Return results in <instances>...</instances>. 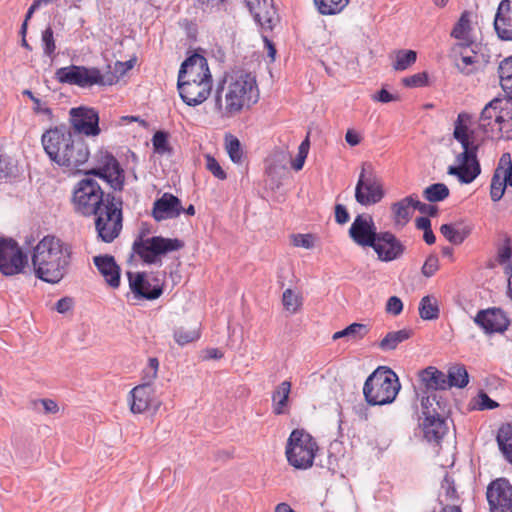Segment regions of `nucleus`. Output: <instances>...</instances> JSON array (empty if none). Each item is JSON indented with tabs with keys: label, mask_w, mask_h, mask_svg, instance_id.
I'll list each match as a JSON object with an SVG mask.
<instances>
[{
	"label": "nucleus",
	"mask_w": 512,
	"mask_h": 512,
	"mask_svg": "<svg viewBox=\"0 0 512 512\" xmlns=\"http://www.w3.org/2000/svg\"><path fill=\"white\" fill-rule=\"evenodd\" d=\"M455 65L462 74L471 75L477 71L479 65L478 56L473 51H471V54L461 52L460 57L456 59Z\"/></svg>",
	"instance_id": "38"
},
{
	"label": "nucleus",
	"mask_w": 512,
	"mask_h": 512,
	"mask_svg": "<svg viewBox=\"0 0 512 512\" xmlns=\"http://www.w3.org/2000/svg\"><path fill=\"white\" fill-rule=\"evenodd\" d=\"M27 256L12 239H0V272L5 276L19 274L27 265Z\"/></svg>",
	"instance_id": "12"
},
{
	"label": "nucleus",
	"mask_w": 512,
	"mask_h": 512,
	"mask_svg": "<svg viewBox=\"0 0 512 512\" xmlns=\"http://www.w3.org/2000/svg\"><path fill=\"white\" fill-rule=\"evenodd\" d=\"M372 99L381 103H389L397 100V96L389 93L386 89H381L378 93L372 95Z\"/></svg>",
	"instance_id": "62"
},
{
	"label": "nucleus",
	"mask_w": 512,
	"mask_h": 512,
	"mask_svg": "<svg viewBox=\"0 0 512 512\" xmlns=\"http://www.w3.org/2000/svg\"><path fill=\"white\" fill-rule=\"evenodd\" d=\"M206 160V169L213 174L214 177L225 180L227 178V175L225 171L222 169L218 161L211 155L207 154L205 156Z\"/></svg>",
	"instance_id": "53"
},
{
	"label": "nucleus",
	"mask_w": 512,
	"mask_h": 512,
	"mask_svg": "<svg viewBox=\"0 0 512 512\" xmlns=\"http://www.w3.org/2000/svg\"><path fill=\"white\" fill-rule=\"evenodd\" d=\"M41 142L46 154L59 166L76 169L88 160L89 150L85 141L66 126L48 129L43 133Z\"/></svg>",
	"instance_id": "2"
},
{
	"label": "nucleus",
	"mask_w": 512,
	"mask_h": 512,
	"mask_svg": "<svg viewBox=\"0 0 512 512\" xmlns=\"http://www.w3.org/2000/svg\"><path fill=\"white\" fill-rule=\"evenodd\" d=\"M56 79L60 83L77 85L79 87H91L93 85H112L115 83V76L109 74L103 75L99 69L95 67H85L71 65L59 68L56 73Z\"/></svg>",
	"instance_id": "10"
},
{
	"label": "nucleus",
	"mask_w": 512,
	"mask_h": 512,
	"mask_svg": "<svg viewBox=\"0 0 512 512\" xmlns=\"http://www.w3.org/2000/svg\"><path fill=\"white\" fill-rule=\"evenodd\" d=\"M422 426L425 438L428 441L438 442L447 432V425L439 412L426 416Z\"/></svg>",
	"instance_id": "28"
},
{
	"label": "nucleus",
	"mask_w": 512,
	"mask_h": 512,
	"mask_svg": "<svg viewBox=\"0 0 512 512\" xmlns=\"http://www.w3.org/2000/svg\"><path fill=\"white\" fill-rule=\"evenodd\" d=\"M349 236L359 246H374L379 233L376 231L372 216L369 214L357 215L350 226Z\"/></svg>",
	"instance_id": "15"
},
{
	"label": "nucleus",
	"mask_w": 512,
	"mask_h": 512,
	"mask_svg": "<svg viewBox=\"0 0 512 512\" xmlns=\"http://www.w3.org/2000/svg\"><path fill=\"white\" fill-rule=\"evenodd\" d=\"M291 242L295 247L312 249L314 247V237L311 234H293Z\"/></svg>",
	"instance_id": "55"
},
{
	"label": "nucleus",
	"mask_w": 512,
	"mask_h": 512,
	"mask_svg": "<svg viewBox=\"0 0 512 512\" xmlns=\"http://www.w3.org/2000/svg\"><path fill=\"white\" fill-rule=\"evenodd\" d=\"M420 381L428 390H445L450 388L447 376L435 367H427L419 374Z\"/></svg>",
	"instance_id": "29"
},
{
	"label": "nucleus",
	"mask_w": 512,
	"mask_h": 512,
	"mask_svg": "<svg viewBox=\"0 0 512 512\" xmlns=\"http://www.w3.org/2000/svg\"><path fill=\"white\" fill-rule=\"evenodd\" d=\"M400 388L396 373L388 367L380 366L366 379L363 394L370 405H386L395 400Z\"/></svg>",
	"instance_id": "5"
},
{
	"label": "nucleus",
	"mask_w": 512,
	"mask_h": 512,
	"mask_svg": "<svg viewBox=\"0 0 512 512\" xmlns=\"http://www.w3.org/2000/svg\"><path fill=\"white\" fill-rule=\"evenodd\" d=\"M227 153L234 163H240L242 159V149L240 141L235 138L231 137V139L226 144Z\"/></svg>",
	"instance_id": "50"
},
{
	"label": "nucleus",
	"mask_w": 512,
	"mask_h": 512,
	"mask_svg": "<svg viewBox=\"0 0 512 512\" xmlns=\"http://www.w3.org/2000/svg\"><path fill=\"white\" fill-rule=\"evenodd\" d=\"M322 15H335L340 13L349 3V0H314Z\"/></svg>",
	"instance_id": "41"
},
{
	"label": "nucleus",
	"mask_w": 512,
	"mask_h": 512,
	"mask_svg": "<svg viewBox=\"0 0 512 512\" xmlns=\"http://www.w3.org/2000/svg\"><path fill=\"white\" fill-rule=\"evenodd\" d=\"M104 179L115 190H121L124 183L123 170L118 161L111 154L103 157L102 165L86 173Z\"/></svg>",
	"instance_id": "18"
},
{
	"label": "nucleus",
	"mask_w": 512,
	"mask_h": 512,
	"mask_svg": "<svg viewBox=\"0 0 512 512\" xmlns=\"http://www.w3.org/2000/svg\"><path fill=\"white\" fill-rule=\"evenodd\" d=\"M177 86L182 100L189 106H197L210 95L212 82H178Z\"/></svg>",
	"instance_id": "20"
},
{
	"label": "nucleus",
	"mask_w": 512,
	"mask_h": 512,
	"mask_svg": "<svg viewBox=\"0 0 512 512\" xmlns=\"http://www.w3.org/2000/svg\"><path fill=\"white\" fill-rule=\"evenodd\" d=\"M212 82V76L208 67L207 60L199 55L193 54L188 57L181 65L178 82Z\"/></svg>",
	"instance_id": "16"
},
{
	"label": "nucleus",
	"mask_w": 512,
	"mask_h": 512,
	"mask_svg": "<svg viewBox=\"0 0 512 512\" xmlns=\"http://www.w3.org/2000/svg\"><path fill=\"white\" fill-rule=\"evenodd\" d=\"M494 29L500 39L512 41V0H502L499 3L494 18Z\"/></svg>",
	"instance_id": "23"
},
{
	"label": "nucleus",
	"mask_w": 512,
	"mask_h": 512,
	"mask_svg": "<svg viewBox=\"0 0 512 512\" xmlns=\"http://www.w3.org/2000/svg\"><path fill=\"white\" fill-rule=\"evenodd\" d=\"M507 182L504 179V174L494 172L490 184V197L493 202H498L504 195Z\"/></svg>",
	"instance_id": "45"
},
{
	"label": "nucleus",
	"mask_w": 512,
	"mask_h": 512,
	"mask_svg": "<svg viewBox=\"0 0 512 512\" xmlns=\"http://www.w3.org/2000/svg\"><path fill=\"white\" fill-rule=\"evenodd\" d=\"M384 197L382 180L375 174L368 163L362 165V169L355 187V199L363 205H374Z\"/></svg>",
	"instance_id": "11"
},
{
	"label": "nucleus",
	"mask_w": 512,
	"mask_h": 512,
	"mask_svg": "<svg viewBox=\"0 0 512 512\" xmlns=\"http://www.w3.org/2000/svg\"><path fill=\"white\" fill-rule=\"evenodd\" d=\"M402 83L405 87L409 88L423 87L428 83V75L426 72H420L403 78Z\"/></svg>",
	"instance_id": "52"
},
{
	"label": "nucleus",
	"mask_w": 512,
	"mask_h": 512,
	"mask_svg": "<svg viewBox=\"0 0 512 512\" xmlns=\"http://www.w3.org/2000/svg\"><path fill=\"white\" fill-rule=\"evenodd\" d=\"M415 209L419 210L422 214H427L429 216H435L437 214V208L435 206L420 202L416 196Z\"/></svg>",
	"instance_id": "64"
},
{
	"label": "nucleus",
	"mask_w": 512,
	"mask_h": 512,
	"mask_svg": "<svg viewBox=\"0 0 512 512\" xmlns=\"http://www.w3.org/2000/svg\"><path fill=\"white\" fill-rule=\"evenodd\" d=\"M204 12H215L224 9L226 0H197Z\"/></svg>",
	"instance_id": "57"
},
{
	"label": "nucleus",
	"mask_w": 512,
	"mask_h": 512,
	"mask_svg": "<svg viewBox=\"0 0 512 512\" xmlns=\"http://www.w3.org/2000/svg\"><path fill=\"white\" fill-rule=\"evenodd\" d=\"M183 207L178 197L164 193L153 203L152 216L157 221L173 219L182 213Z\"/></svg>",
	"instance_id": "21"
},
{
	"label": "nucleus",
	"mask_w": 512,
	"mask_h": 512,
	"mask_svg": "<svg viewBox=\"0 0 512 512\" xmlns=\"http://www.w3.org/2000/svg\"><path fill=\"white\" fill-rule=\"evenodd\" d=\"M497 125L501 136L512 139V98H503L502 106L499 107Z\"/></svg>",
	"instance_id": "30"
},
{
	"label": "nucleus",
	"mask_w": 512,
	"mask_h": 512,
	"mask_svg": "<svg viewBox=\"0 0 512 512\" xmlns=\"http://www.w3.org/2000/svg\"><path fill=\"white\" fill-rule=\"evenodd\" d=\"M184 246L179 239L161 236L145 237L141 233L134 241L133 252L146 264L162 265V257Z\"/></svg>",
	"instance_id": "8"
},
{
	"label": "nucleus",
	"mask_w": 512,
	"mask_h": 512,
	"mask_svg": "<svg viewBox=\"0 0 512 512\" xmlns=\"http://www.w3.org/2000/svg\"><path fill=\"white\" fill-rule=\"evenodd\" d=\"M474 322L486 333L503 332L509 324L504 313L496 308L479 311L474 318Z\"/></svg>",
	"instance_id": "22"
},
{
	"label": "nucleus",
	"mask_w": 512,
	"mask_h": 512,
	"mask_svg": "<svg viewBox=\"0 0 512 512\" xmlns=\"http://www.w3.org/2000/svg\"><path fill=\"white\" fill-rule=\"evenodd\" d=\"M23 94L27 95L33 101V110L36 113H41L48 116L52 115L51 109L48 108L39 98L35 97L30 90H24Z\"/></svg>",
	"instance_id": "58"
},
{
	"label": "nucleus",
	"mask_w": 512,
	"mask_h": 512,
	"mask_svg": "<svg viewBox=\"0 0 512 512\" xmlns=\"http://www.w3.org/2000/svg\"><path fill=\"white\" fill-rule=\"evenodd\" d=\"M441 234L453 244H461L468 235L466 231H460L451 224H443L440 227Z\"/></svg>",
	"instance_id": "47"
},
{
	"label": "nucleus",
	"mask_w": 512,
	"mask_h": 512,
	"mask_svg": "<svg viewBox=\"0 0 512 512\" xmlns=\"http://www.w3.org/2000/svg\"><path fill=\"white\" fill-rule=\"evenodd\" d=\"M95 216V229L98 237L111 243L122 230V201L112 194L106 195V204L100 207Z\"/></svg>",
	"instance_id": "7"
},
{
	"label": "nucleus",
	"mask_w": 512,
	"mask_h": 512,
	"mask_svg": "<svg viewBox=\"0 0 512 512\" xmlns=\"http://www.w3.org/2000/svg\"><path fill=\"white\" fill-rule=\"evenodd\" d=\"M434 404L440 408L439 402L436 401L435 396H427L425 398H422L421 406H422V415L425 418L426 416H430L432 414L437 413V408L434 407Z\"/></svg>",
	"instance_id": "56"
},
{
	"label": "nucleus",
	"mask_w": 512,
	"mask_h": 512,
	"mask_svg": "<svg viewBox=\"0 0 512 512\" xmlns=\"http://www.w3.org/2000/svg\"><path fill=\"white\" fill-rule=\"evenodd\" d=\"M411 337V331L408 329H402L398 331H392L386 334V336L380 341L379 348L383 351H391L397 348V346L406 341Z\"/></svg>",
	"instance_id": "34"
},
{
	"label": "nucleus",
	"mask_w": 512,
	"mask_h": 512,
	"mask_svg": "<svg viewBox=\"0 0 512 512\" xmlns=\"http://www.w3.org/2000/svg\"><path fill=\"white\" fill-rule=\"evenodd\" d=\"M502 100L503 98H495L484 107L480 117L483 127L489 126L492 119H494L495 124H497V115H499V107L502 106Z\"/></svg>",
	"instance_id": "42"
},
{
	"label": "nucleus",
	"mask_w": 512,
	"mask_h": 512,
	"mask_svg": "<svg viewBox=\"0 0 512 512\" xmlns=\"http://www.w3.org/2000/svg\"><path fill=\"white\" fill-rule=\"evenodd\" d=\"M446 376L450 387L463 388L469 382L468 372L463 365L450 367Z\"/></svg>",
	"instance_id": "40"
},
{
	"label": "nucleus",
	"mask_w": 512,
	"mask_h": 512,
	"mask_svg": "<svg viewBox=\"0 0 512 512\" xmlns=\"http://www.w3.org/2000/svg\"><path fill=\"white\" fill-rule=\"evenodd\" d=\"M497 442L505 458L512 463V425H503L497 435Z\"/></svg>",
	"instance_id": "35"
},
{
	"label": "nucleus",
	"mask_w": 512,
	"mask_h": 512,
	"mask_svg": "<svg viewBox=\"0 0 512 512\" xmlns=\"http://www.w3.org/2000/svg\"><path fill=\"white\" fill-rule=\"evenodd\" d=\"M415 210V196L410 195L391 205L394 225L403 228L411 219Z\"/></svg>",
	"instance_id": "27"
},
{
	"label": "nucleus",
	"mask_w": 512,
	"mask_h": 512,
	"mask_svg": "<svg viewBox=\"0 0 512 512\" xmlns=\"http://www.w3.org/2000/svg\"><path fill=\"white\" fill-rule=\"evenodd\" d=\"M159 361L155 357H151L148 360L147 366L144 368L142 373V381L140 385L152 386L153 382L158 376Z\"/></svg>",
	"instance_id": "48"
},
{
	"label": "nucleus",
	"mask_w": 512,
	"mask_h": 512,
	"mask_svg": "<svg viewBox=\"0 0 512 512\" xmlns=\"http://www.w3.org/2000/svg\"><path fill=\"white\" fill-rule=\"evenodd\" d=\"M490 512H512V486L508 480L492 481L486 492Z\"/></svg>",
	"instance_id": "14"
},
{
	"label": "nucleus",
	"mask_w": 512,
	"mask_h": 512,
	"mask_svg": "<svg viewBox=\"0 0 512 512\" xmlns=\"http://www.w3.org/2000/svg\"><path fill=\"white\" fill-rule=\"evenodd\" d=\"M282 305L290 314H296L302 308L303 297L300 292L288 288L282 294Z\"/></svg>",
	"instance_id": "37"
},
{
	"label": "nucleus",
	"mask_w": 512,
	"mask_h": 512,
	"mask_svg": "<svg viewBox=\"0 0 512 512\" xmlns=\"http://www.w3.org/2000/svg\"><path fill=\"white\" fill-rule=\"evenodd\" d=\"M152 143L155 152L158 154H165L170 151L167 135L164 132H156L152 138Z\"/></svg>",
	"instance_id": "51"
},
{
	"label": "nucleus",
	"mask_w": 512,
	"mask_h": 512,
	"mask_svg": "<svg viewBox=\"0 0 512 512\" xmlns=\"http://www.w3.org/2000/svg\"><path fill=\"white\" fill-rule=\"evenodd\" d=\"M438 269L439 259L435 254H431L425 260L421 272L425 277L430 278L437 272Z\"/></svg>",
	"instance_id": "54"
},
{
	"label": "nucleus",
	"mask_w": 512,
	"mask_h": 512,
	"mask_svg": "<svg viewBox=\"0 0 512 512\" xmlns=\"http://www.w3.org/2000/svg\"><path fill=\"white\" fill-rule=\"evenodd\" d=\"M470 116L467 113H460L454 124V138L461 143L463 151L456 157V166L448 167V174L456 176L461 183L473 182L481 172L477 159V146L471 138L473 132L469 130Z\"/></svg>",
	"instance_id": "4"
},
{
	"label": "nucleus",
	"mask_w": 512,
	"mask_h": 512,
	"mask_svg": "<svg viewBox=\"0 0 512 512\" xmlns=\"http://www.w3.org/2000/svg\"><path fill=\"white\" fill-rule=\"evenodd\" d=\"M423 196L429 202H440L449 196V189L443 183H435L424 189Z\"/></svg>",
	"instance_id": "44"
},
{
	"label": "nucleus",
	"mask_w": 512,
	"mask_h": 512,
	"mask_svg": "<svg viewBox=\"0 0 512 512\" xmlns=\"http://www.w3.org/2000/svg\"><path fill=\"white\" fill-rule=\"evenodd\" d=\"M419 315L424 320H434L439 317L438 302L434 296H424L419 304Z\"/></svg>",
	"instance_id": "39"
},
{
	"label": "nucleus",
	"mask_w": 512,
	"mask_h": 512,
	"mask_svg": "<svg viewBox=\"0 0 512 512\" xmlns=\"http://www.w3.org/2000/svg\"><path fill=\"white\" fill-rule=\"evenodd\" d=\"M69 117L72 128L78 134L88 137H95L100 134L99 115L94 108L86 106L71 108Z\"/></svg>",
	"instance_id": "13"
},
{
	"label": "nucleus",
	"mask_w": 512,
	"mask_h": 512,
	"mask_svg": "<svg viewBox=\"0 0 512 512\" xmlns=\"http://www.w3.org/2000/svg\"><path fill=\"white\" fill-rule=\"evenodd\" d=\"M154 388L147 385H137L129 393V406L133 414H142L148 410L152 402Z\"/></svg>",
	"instance_id": "25"
},
{
	"label": "nucleus",
	"mask_w": 512,
	"mask_h": 512,
	"mask_svg": "<svg viewBox=\"0 0 512 512\" xmlns=\"http://www.w3.org/2000/svg\"><path fill=\"white\" fill-rule=\"evenodd\" d=\"M70 255L69 247L59 238L43 237L31 257L36 277L48 283H58L67 273Z\"/></svg>",
	"instance_id": "3"
},
{
	"label": "nucleus",
	"mask_w": 512,
	"mask_h": 512,
	"mask_svg": "<svg viewBox=\"0 0 512 512\" xmlns=\"http://www.w3.org/2000/svg\"><path fill=\"white\" fill-rule=\"evenodd\" d=\"M317 451L318 445L313 437L303 429H295L287 440L285 455L295 469L306 470L313 466Z\"/></svg>",
	"instance_id": "6"
},
{
	"label": "nucleus",
	"mask_w": 512,
	"mask_h": 512,
	"mask_svg": "<svg viewBox=\"0 0 512 512\" xmlns=\"http://www.w3.org/2000/svg\"><path fill=\"white\" fill-rule=\"evenodd\" d=\"M477 406L479 410L493 409L498 406V403L489 398V396L480 392L477 397Z\"/></svg>",
	"instance_id": "60"
},
{
	"label": "nucleus",
	"mask_w": 512,
	"mask_h": 512,
	"mask_svg": "<svg viewBox=\"0 0 512 512\" xmlns=\"http://www.w3.org/2000/svg\"><path fill=\"white\" fill-rule=\"evenodd\" d=\"M291 392V382L283 381L281 382L273 391L272 394V402H273V412L276 415H281L286 413L289 395Z\"/></svg>",
	"instance_id": "31"
},
{
	"label": "nucleus",
	"mask_w": 512,
	"mask_h": 512,
	"mask_svg": "<svg viewBox=\"0 0 512 512\" xmlns=\"http://www.w3.org/2000/svg\"><path fill=\"white\" fill-rule=\"evenodd\" d=\"M254 20L265 30H272L278 17L273 0H245Z\"/></svg>",
	"instance_id": "19"
},
{
	"label": "nucleus",
	"mask_w": 512,
	"mask_h": 512,
	"mask_svg": "<svg viewBox=\"0 0 512 512\" xmlns=\"http://www.w3.org/2000/svg\"><path fill=\"white\" fill-rule=\"evenodd\" d=\"M498 73L502 88L512 93V56L500 63Z\"/></svg>",
	"instance_id": "46"
},
{
	"label": "nucleus",
	"mask_w": 512,
	"mask_h": 512,
	"mask_svg": "<svg viewBox=\"0 0 512 512\" xmlns=\"http://www.w3.org/2000/svg\"><path fill=\"white\" fill-rule=\"evenodd\" d=\"M201 336L200 324L193 323L191 325H181L174 328L173 338L179 346H185L187 344L197 341Z\"/></svg>",
	"instance_id": "32"
},
{
	"label": "nucleus",
	"mask_w": 512,
	"mask_h": 512,
	"mask_svg": "<svg viewBox=\"0 0 512 512\" xmlns=\"http://www.w3.org/2000/svg\"><path fill=\"white\" fill-rule=\"evenodd\" d=\"M106 195L99 183L88 175L75 185L71 202L75 212L91 216L106 204Z\"/></svg>",
	"instance_id": "9"
},
{
	"label": "nucleus",
	"mask_w": 512,
	"mask_h": 512,
	"mask_svg": "<svg viewBox=\"0 0 512 512\" xmlns=\"http://www.w3.org/2000/svg\"><path fill=\"white\" fill-rule=\"evenodd\" d=\"M471 30V13L464 11L455 24L451 36L459 40L469 41Z\"/></svg>",
	"instance_id": "36"
},
{
	"label": "nucleus",
	"mask_w": 512,
	"mask_h": 512,
	"mask_svg": "<svg viewBox=\"0 0 512 512\" xmlns=\"http://www.w3.org/2000/svg\"><path fill=\"white\" fill-rule=\"evenodd\" d=\"M335 220L338 224H345L349 220V213L346 207L342 204L335 206Z\"/></svg>",
	"instance_id": "63"
},
{
	"label": "nucleus",
	"mask_w": 512,
	"mask_h": 512,
	"mask_svg": "<svg viewBox=\"0 0 512 512\" xmlns=\"http://www.w3.org/2000/svg\"><path fill=\"white\" fill-rule=\"evenodd\" d=\"M259 98L255 77L246 71L227 74L216 90L215 110L221 117H231L250 108Z\"/></svg>",
	"instance_id": "1"
},
{
	"label": "nucleus",
	"mask_w": 512,
	"mask_h": 512,
	"mask_svg": "<svg viewBox=\"0 0 512 512\" xmlns=\"http://www.w3.org/2000/svg\"><path fill=\"white\" fill-rule=\"evenodd\" d=\"M42 45H43V52L46 56H48L51 59L55 58V50H56V44L54 40L53 30L51 27H47L42 32Z\"/></svg>",
	"instance_id": "49"
},
{
	"label": "nucleus",
	"mask_w": 512,
	"mask_h": 512,
	"mask_svg": "<svg viewBox=\"0 0 512 512\" xmlns=\"http://www.w3.org/2000/svg\"><path fill=\"white\" fill-rule=\"evenodd\" d=\"M403 310V303L401 299L397 296H391L386 303V312L397 316L399 315Z\"/></svg>",
	"instance_id": "59"
},
{
	"label": "nucleus",
	"mask_w": 512,
	"mask_h": 512,
	"mask_svg": "<svg viewBox=\"0 0 512 512\" xmlns=\"http://www.w3.org/2000/svg\"><path fill=\"white\" fill-rule=\"evenodd\" d=\"M94 264L105 278L108 285L117 288L120 284V268L113 256L100 255L94 257Z\"/></svg>",
	"instance_id": "26"
},
{
	"label": "nucleus",
	"mask_w": 512,
	"mask_h": 512,
	"mask_svg": "<svg viewBox=\"0 0 512 512\" xmlns=\"http://www.w3.org/2000/svg\"><path fill=\"white\" fill-rule=\"evenodd\" d=\"M369 327L362 323H352L345 329L335 332L332 336L333 340L347 338L348 340L358 341L363 339L369 333Z\"/></svg>",
	"instance_id": "33"
},
{
	"label": "nucleus",
	"mask_w": 512,
	"mask_h": 512,
	"mask_svg": "<svg viewBox=\"0 0 512 512\" xmlns=\"http://www.w3.org/2000/svg\"><path fill=\"white\" fill-rule=\"evenodd\" d=\"M378 259L383 262H391L402 257L405 252L404 244L391 232H380L374 246Z\"/></svg>",
	"instance_id": "17"
},
{
	"label": "nucleus",
	"mask_w": 512,
	"mask_h": 512,
	"mask_svg": "<svg viewBox=\"0 0 512 512\" xmlns=\"http://www.w3.org/2000/svg\"><path fill=\"white\" fill-rule=\"evenodd\" d=\"M417 59V53L413 50H399L396 52L393 69L404 71L412 66Z\"/></svg>",
	"instance_id": "43"
},
{
	"label": "nucleus",
	"mask_w": 512,
	"mask_h": 512,
	"mask_svg": "<svg viewBox=\"0 0 512 512\" xmlns=\"http://www.w3.org/2000/svg\"><path fill=\"white\" fill-rule=\"evenodd\" d=\"M129 286L131 291L139 298L149 300L157 299L162 294L159 284H152L144 273L133 274L128 272Z\"/></svg>",
	"instance_id": "24"
},
{
	"label": "nucleus",
	"mask_w": 512,
	"mask_h": 512,
	"mask_svg": "<svg viewBox=\"0 0 512 512\" xmlns=\"http://www.w3.org/2000/svg\"><path fill=\"white\" fill-rule=\"evenodd\" d=\"M510 166H512L510 153H508V152L503 153L499 159L497 168L494 170V172L504 174L506 169H509Z\"/></svg>",
	"instance_id": "61"
}]
</instances>
